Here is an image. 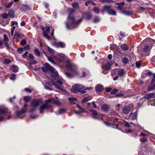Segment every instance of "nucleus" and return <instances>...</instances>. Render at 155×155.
Here are the masks:
<instances>
[{"mask_svg": "<svg viewBox=\"0 0 155 155\" xmlns=\"http://www.w3.org/2000/svg\"><path fill=\"white\" fill-rule=\"evenodd\" d=\"M153 78L151 81V84H154V82L155 81V74H153Z\"/></svg>", "mask_w": 155, "mask_h": 155, "instance_id": "56", "label": "nucleus"}, {"mask_svg": "<svg viewBox=\"0 0 155 155\" xmlns=\"http://www.w3.org/2000/svg\"><path fill=\"white\" fill-rule=\"evenodd\" d=\"M65 81L62 79H60L57 80L56 81V84H57V86L60 87V89H58L61 90L62 91H64V90L62 88L63 84L65 82Z\"/></svg>", "mask_w": 155, "mask_h": 155, "instance_id": "7", "label": "nucleus"}, {"mask_svg": "<svg viewBox=\"0 0 155 155\" xmlns=\"http://www.w3.org/2000/svg\"><path fill=\"white\" fill-rule=\"evenodd\" d=\"M67 111V109L63 107L61 108L59 110V113L62 114L65 113Z\"/></svg>", "mask_w": 155, "mask_h": 155, "instance_id": "38", "label": "nucleus"}, {"mask_svg": "<svg viewBox=\"0 0 155 155\" xmlns=\"http://www.w3.org/2000/svg\"><path fill=\"white\" fill-rule=\"evenodd\" d=\"M48 84L50 86H53V85L57 89H60V87H58L57 86V84L55 82L53 81H51V82H49L48 83Z\"/></svg>", "mask_w": 155, "mask_h": 155, "instance_id": "32", "label": "nucleus"}, {"mask_svg": "<svg viewBox=\"0 0 155 155\" xmlns=\"http://www.w3.org/2000/svg\"><path fill=\"white\" fill-rule=\"evenodd\" d=\"M104 10L106 11L110 15H116V13L114 9L110 8V6H105L104 7Z\"/></svg>", "mask_w": 155, "mask_h": 155, "instance_id": "6", "label": "nucleus"}, {"mask_svg": "<svg viewBox=\"0 0 155 155\" xmlns=\"http://www.w3.org/2000/svg\"><path fill=\"white\" fill-rule=\"evenodd\" d=\"M91 97L89 96L84 97L82 100V102L83 103H85L87 102V101L91 100Z\"/></svg>", "mask_w": 155, "mask_h": 155, "instance_id": "34", "label": "nucleus"}, {"mask_svg": "<svg viewBox=\"0 0 155 155\" xmlns=\"http://www.w3.org/2000/svg\"><path fill=\"white\" fill-rule=\"evenodd\" d=\"M125 4V3L124 2H123L121 3H117V4L118 5L117 7V8L120 10H122V9L123 7Z\"/></svg>", "mask_w": 155, "mask_h": 155, "instance_id": "33", "label": "nucleus"}, {"mask_svg": "<svg viewBox=\"0 0 155 155\" xmlns=\"http://www.w3.org/2000/svg\"><path fill=\"white\" fill-rule=\"evenodd\" d=\"M38 115L35 116L34 115H31L30 116V118L31 119H35L37 117Z\"/></svg>", "mask_w": 155, "mask_h": 155, "instance_id": "64", "label": "nucleus"}, {"mask_svg": "<svg viewBox=\"0 0 155 155\" xmlns=\"http://www.w3.org/2000/svg\"><path fill=\"white\" fill-rule=\"evenodd\" d=\"M136 65L137 67L139 68H140L141 65V62L140 61H137L136 63Z\"/></svg>", "mask_w": 155, "mask_h": 155, "instance_id": "53", "label": "nucleus"}, {"mask_svg": "<svg viewBox=\"0 0 155 155\" xmlns=\"http://www.w3.org/2000/svg\"><path fill=\"white\" fill-rule=\"evenodd\" d=\"M113 62L110 61L107 64H103L101 66V68L104 70H107L111 69V66L113 64Z\"/></svg>", "mask_w": 155, "mask_h": 155, "instance_id": "11", "label": "nucleus"}, {"mask_svg": "<svg viewBox=\"0 0 155 155\" xmlns=\"http://www.w3.org/2000/svg\"><path fill=\"white\" fill-rule=\"evenodd\" d=\"M92 2L91 0H88L85 2V5L87 6L89 4H91Z\"/></svg>", "mask_w": 155, "mask_h": 155, "instance_id": "58", "label": "nucleus"}, {"mask_svg": "<svg viewBox=\"0 0 155 155\" xmlns=\"http://www.w3.org/2000/svg\"><path fill=\"white\" fill-rule=\"evenodd\" d=\"M125 73V71L123 69L119 70L117 72L118 75L120 76H122Z\"/></svg>", "mask_w": 155, "mask_h": 155, "instance_id": "27", "label": "nucleus"}, {"mask_svg": "<svg viewBox=\"0 0 155 155\" xmlns=\"http://www.w3.org/2000/svg\"><path fill=\"white\" fill-rule=\"evenodd\" d=\"M94 11L96 14H98L100 12L99 9L97 7H95L94 9Z\"/></svg>", "mask_w": 155, "mask_h": 155, "instance_id": "43", "label": "nucleus"}, {"mask_svg": "<svg viewBox=\"0 0 155 155\" xmlns=\"http://www.w3.org/2000/svg\"><path fill=\"white\" fill-rule=\"evenodd\" d=\"M27 109L26 107H23L21 110L15 112L16 117L17 118H22L24 116L23 114L26 112Z\"/></svg>", "mask_w": 155, "mask_h": 155, "instance_id": "5", "label": "nucleus"}, {"mask_svg": "<svg viewBox=\"0 0 155 155\" xmlns=\"http://www.w3.org/2000/svg\"><path fill=\"white\" fill-rule=\"evenodd\" d=\"M122 62L124 64H126L128 63V60L127 58H125L123 59Z\"/></svg>", "mask_w": 155, "mask_h": 155, "instance_id": "47", "label": "nucleus"}, {"mask_svg": "<svg viewBox=\"0 0 155 155\" xmlns=\"http://www.w3.org/2000/svg\"><path fill=\"white\" fill-rule=\"evenodd\" d=\"M42 101V100L41 99H34L31 101V105L33 107H38Z\"/></svg>", "mask_w": 155, "mask_h": 155, "instance_id": "8", "label": "nucleus"}, {"mask_svg": "<svg viewBox=\"0 0 155 155\" xmlns=\"http://www.w3.org/2000/svg\"><path fill=\"white\" fill-rule=\"evenodd\" d=\"M68 100L69 103L72 104H75L77 101L76 98L73 97L68 98Z\"/></svg>", "mask_w": 155, "mask_h": 155, "instance_id": "19", "label": "nucleus"}, {"mask_svg": "<svg viewBox=\"0 0 155 155\" xmlns=\"http://www.w3.org/2000/svg\"><path fill=\"white\" fill-rule=\"evenodd\" d=\"M40 112L41 113H43L46 109L49 110H51V107H40L39 108Z\"/></svg>", "mask_w": 155, "mask_h": 155, "instance_id": "24", "label": "nucleus"}, {"mask_svg": "<svg viewBox=\"0 0 155 155\" xmlns=\"http://www.w3.org/2000/svg\"><path fill=\"white\" fill-rule=\"evenodd\" d=\"M72 7L75 9H78L79 8V3L76 2H74L72 4Z\"/></svg>", "mask_w": 155, "mask_h": 155, "instance_id": "25", "label": "nucleus"}, {"mask_svg": "<svg viewBox=\"0 0 155 155\" xmlns=\"http://www.w3.org/2000/svg\"><path fill=\"white\" fill-rule=\"evenodd\" d=\"M90 111H91L93 115L92 116V117L93 118L95 119H99L98 117H97L96 116V115L97 114V112L96 111L94 110H90Z\"/></svg>", "mask_w": 155, "mask_h": 155, "instance_id": "29", "label": "nucleus"}, {"mask_svg": "<svg viewBox=\"0 0 155 155\" xmlns=\"http://www.w3.org/2000/svg\"><path fill=\"white\" fill-rule=\"evenodd\" d=\"M151 48V46H149L148 44H146L142 41L140 44L138 52L141 55L146 56L149 54Z\"/></svg>", "mask_w": 155, "mask_h": 155, "instance_id": "1", "label": "nucleus"}, {"mask_svg": "<svg viewBox=\"0 0 155 155\" xmlns=\"http://www.w3.org/2000/svg\"><path fill=\"white\" fill-rule=\"evenodd\" d=\"M153 84V85L152 86L148 88V91L153 90L155 89V83H154V84Z\"/></svg>", "mask_w": 155, "mask_h": 155, "instance_id": "42", "label": "nucleus"}, {"mask_svg": "<svg viewBox=\"0 0 155 155\" xmlns=\"http://www.w3.org/2000/svg\"><path fill=\"white\" fill-rule=\"evenodd\" d=\"M29 58L31 60H33L34 58V57L33 55L31 54H29Z\"/></svg>", "mask_w": 155, "mask_h": 155, "instance_id": "61", "label": "nucleus"}, {"mask_svg": "<svg viewBox=\"0 0 155 155\" xmlns=\"http://www.w3.org/2000/svg\"><path fill=\"white\" fill-rule=\"evenodd\" d=\"M30 9L28 6L25 5H23L21 8V10L22 11H25L27 10H30Z\"/></svg>", "mask_w": 155, "mask_h": 155, "instance_id": "18", "label": "nucleus"}, {"mask_svg": "<svg viewBox=\"0 0 155 155\" xmlns=\"http://www.w3.org/2000/svg\"><path fill=\"white\" fill-rule=\"evenodd\" d=\"M34 52L36 56L39 57L40 56V52L38 49L37 48H35L34 49Z\"/></svg>", "mask_w": 155, "mask_h": 155, "instance_id": "37", "label": "nucleus"}, {"mask_svg": "<svg viewBox=\"0 0 155 155\" xmlns=\"http://www.w3.org/2000/svg\"><path fill=\"white\" fill-rule=\"evenodd\" d=\"M8 14L9 17L11 18H13L15 17V13L13 10L11 9L9 10Z\"/></svg>", "mask_w": 155, "mask_h": 155, "instance_id": "30", "label": "nucleus"}, {"mask_svg": "<svg viewBox=\"0 0 155 155\" xmlns=\"http://www.w3.org/2000/svg\"><path fill=\"white\" fill-rule=\"evenodd\" d=\"M68 20H70L71 23L73 24L78 25L80 24L82 21V19H80L78 21L75 20V18L73 16L69 15L68 18Z\"/></svg>", "mask_w": 155, "mask_h": 155, "instance_id": "4", "label": "nucleus"}, {"mask_svg": "<svg viewBox=\"0 0 155 155\" xmlns=\"http://www.w3.org/2000/svg\"><path fill=\"white\" fill-rule=\"evenodd\" d=\"M24 100L25 102L29 101L31 99V97L27 96L24 97Z\"/></svg>", "mask_w": 155, "mask_h": 155, "instance_id": "35", "label": "nucleus"}, {"mask_svg": "<svg viewBox=\"0 0 155 155\" xmlns=\"http://www.w3.org/2000/svg\"><path fill=\"white\" fill-rule=\"evenodd\" d=\"M154 97H155V94L154 93H151L145 95L144 98L145 99L148 100Z\"/></svg>", "mask_w": 155, "mask_h": 155, "instance_id": "16", "label": "nucleus"}, {"mask_svg": "<svg viewBox=\"0 0 155 155\" xmlns=\"http://www.w3.org/2000/svg\"><path fill=\"white\" fill-rule=\"evenodd\" d=\"M45 55L46 56V57L48 58V59L50 61L51 63L54 64H56L54 62V60L53 58H52L51 57H49L47 55H46V54H45Z\"/></svg>", "mask_w": 155, "mask_h": 155, "instance_id": "36", "label": "nucleus"}, {"mask_svg": "<svg viewBox=\"0 0 155 155\" xmlns=\"http://www.w3.org/2000/svg\"><path fill=\"white\" fill-rule=\"evenodd\" d=\"M11 70L13 72H16L18 71V67L16 65H13L10 68Z\"/></svg>", "mask_w": 155, "mask_h": 155, "instance_id": "22", "label": "nucleus"}, {"mask_svg": "<svg viewBox=\"0 0 155 155\" xmlns=\"http://www.w3.org/2000/svg\"><path fill=\"white\" fill-rule=\"evenodd\" d=\"M78 110H74V112L75 114H78L80 113L84 112H85L84 110L82 108V107H78Z\"/></svg>", "mask_w": 155, "mask_h": 155, "instance_id": "17", "label": "nucleus"}, {"mask_svg": "<svg viewBox=\"0 0 155 155\" xmlns=\"http://www.w3.org/2000/svg\"><path fill=\"white\" fill-rule=\"evenodd\" d=\"M96 90L98 92H100L103 89V86L101 84H98L95 87Z\"/></svg>", "mask_w": 155, "mask_h": 155, "instance_id": "21", "label": "nucleus"}, {"mask_svg": "<svg viewBox=\"0 0 155 155\" xmlns=\"http://www.w3.org/2000/svg\"><path fill=\"white\" fill-rule=\"evenodd\" d=\"M53 68L48 64L45 63L43 66L41 68L43 71L45 72H47L48 71H51V68Z\"/></svg>", "mask_w": 155, "mask_h": 155, "instance_id": "9", "label": "nucleus"}, {"mask_svg": "<svg viewBox=\"0 0 155 155\" xmlns=\"http://www.w3.org/2000/svg\"><path fill=\"white\" fill-rule=\"evenodd\" d=\"M87 105L88 106H93V107H96V105L94 102H92L91 103H88L87 104Z\"/></svg>", "mask_w": 155, "mask_h": 155, "instance_id": "52", "label": "nucleus"}, {"mask_svg": "<svg viewBox=\"0 0 155 155\" xmlns=\"http://www.w3.org/2000/svg\"><path fill=\"white\" fill-rule=\"evenodd\" d=\"M24 90L27 92L31 93L32 92L31 90L28 88H26L24 89Z\"/></svg>", "mask_w": 155, "mask_h": 155, "instance_id": "57", "label": "nucleus"}, {"mask_svg": "<svg viewBox=\"0 0 155 155\" xmlns=\"http://www.w3.org/2000/svg\"><path fill=\"white\" fill-rule=\"evenodd\" d=\"M124 122L125 123V127H131V125L128 123L126 122V121H124Z\"/></svg>", "mask_w": 155, "mask_h": 155, "instance_id": "55", "label": "nucleus"}, {"mask_svg": "<svg viewBox=\"0 0 155 155\" xmlns=\"http://www.w3.org/2000/svg\"><path fill=\"white\" fill-rule=\"evenodd\" d=\"M130 110V107H124L122 111L124 114H126L129 113Z\"/></svg>", "mask_w": 155, "mask_h": 155, "instance_id": "23", "label": "nucleus"}, {"mask_svg": "<svg viewBox=\"0 0 155 155\" xmlns=\"http://www.w3.org/2000/svg\"><path fill=\"white\" fill-rule=\"evenodd\" d=\"M122 12L123 13L126 15H131V14H132V12H131L130 11H123Z\"/></svg>", "mask_w": 155, "mask_h": 155, "instance_id": "40", "label": "nucleus"}, {"mask_svg": "<svg viewBox=\"0 0 155 155\" xmlns=\"http://www.w3.org/2000/svg\"><path fill=\"white\" fill-rule=\"evenodd\" d=\"M4 40L3 42L5 44L8 49H9V46L8 44L7 41L9 40V39L6 34H4L3 35Z\"/></svg>", "mask_w": 155, "mask_h": 155, "instance_id": "15", "label": "nucleus"}, {"mask_svg": "<svg viewBox=\"0 0 155 155\" xmlns=\"http://www.w3.org/2000/svg\"><path fill=\"white\" fill-rule=\"evenodd\" d=\"M137 112L133 113H131L130 114V117H131V119L132 120H134L137 119Z\"/></svg>", "mask_w": 155, "mask_h": 155, "instance_id": "26", "label": "nucleus"}, {"mask_svg": "<svg viewBox=\"0 0 155 155\" xmlns=\"http://www.w3.org/2000/svg\"><path fill=\"white\" fill-rule=\"evenodd\" d=\"M68 11L69 13V15H71V14L75 12V10L73 9L68 8Z\"/></svg>", "mask_w": 155, "mask_h": 155, "instance_id": "44", "label": "nucleus"}, {"mask_svg": "<svg viewBox=\"0 0 155 155\" xmlns=\"http://www.w3.org/2000/svg\"><path fill=\"white\" fill-rule=\"evenodd\" d=\"M108 107H101V109L104 111H107L108 110Z\"/></svg>", "mask_w": 155, "mask_h": 155, "instance_id": "62", "label": "nucleus"}, {"mask_svg": "<svg viewBox=\"0 0 155 155\" xmlns=\"http://www.w3.org/2000/svg\"><path fill=\"white\" fill-rule=\"evenodd\" d=\"M13 38L14 39L18 40L21 38V35L18 32H15Z\"/></svg>", "mask_w": 155, "mask_h": 155, "instance_id": "28", "label": "nucleus"}, {"mask_svg": "<svg viewBox=\"0 0 155 155\" xmlns=\"http://www.w3.org/2000/svg\"><path fill=\"white\" fill-rule=\"evenodd\" d=\"M65 74L68 77H71L72 76V75L70 73H69L68 72H65Z\"/></svg>", "mask_w": 155, "mask_h": 155, "instance_id": "59", "label": "nucleus"}, {"mask_svg": "<svg viewBox=\"0 0 155 155\" xmlns=\"http://www.w3.org/2000/svg\"><path fill=\"white\" fill-rule=\"evenodd\" d=\"M0 114H4L9 117L11 114L10 111L6 108H1L0 107Z\"/></svg>", "mask_w": 155, "mask_h": 155, "instance_id": "10", "label": "nucleus"}, {"mask_svg": "<svg viewBox=\"0 0 155 155\" xmlns=\"http://www.w3.org/2000/svg\"><path fill=\"white\" fill-rule=\"evenodd\" d=\"M47 48L48 49V51H49V52H50L51 54H54V50L53 49L51 48L48 46H47Z\"/></svg>", "mask_w": 155, "mask_h": 155, "instance_id": "41", "label": "nucleus"}, {"mask_svg": "<svg viewBox=\"0 0 155 155\" xmlns=\"http://www.w3.org/2000/svg\"><path fill=\"white\" fill-rule=\"evenodd\" d=\"M15 76L16 75L15 74H12L11 75L10 78L12 80H14L15 79Z\"/></svg>", "mask_w": 155, "mask_h": 155, "instance_id": "54", "label": "nucleus"}, {"mask_svg": "<svg viewBox=\"0 0 155 155\" xmlns=\"http://www.w3.org/2000/svg\"><path fill=\"white\" fill-rule=\"evenodd\" d=\"M50 103H56L55 101H54L53 98L48 99L45 101V106L44 107H47L48 104ZM41 107L43 106H42Z\"/></svg>", "mask_w": 155, "mask_h": 155, "instance_id": "14", "label": "nucleus"}, {"mask_svg": "<svg viewBox=\"0 0 155 155\" xmlns=\"http://www.w3.org/2000/svg\"><path fill=\"white\" fill-rule=\"evenodd\" d=\"M100 20V18L98 17H95L94 20L93 21L94 23H97Z\"/></svg>", "mask_w": 155, "mask_h": 155, "instance_id": "48", "label": "nucleus"}, {"mask_svg": "<svg viewBox=\"0 0 155 155\" xmlns=\"http://www.w3.org/2000/svg\"><path fill=\"white\" fill-rule=\"evenodd\" d=\"M143 42L146 44L149 45V46H150L152 48V46L154 43L155 40L151 39L149 38L145 40Z\"/></svg>", "mask_w": 155, "mask_h": 155, "instance_id": "13", "label": "nucleus"}, {"mask_svg": "<svg viewBox=\"0 0 155 155\" xmlns=\"http://www.w3.org/2000/svg\"><path fill=\"white\" fill-rule=\"evenodd\" d=\"M13 4V2L8 3L5 5V7L6 8H8L11 7Z\"/></svg>", "mask_w": 155, "mask_h": 155, "instance_id": "45", "label": "nucleus"}, {"mask_svg": "<svg viewBox=\"0 0 155 155\" xmlns=\"http://www.w3.org/2000/svg\"><path fill=\"white\" fill-rule=\"evenodd\" d=\"M51 69V70L50 71L52 74L51 77L53 79L55 80L56 78L58 77V73L57 71H55L54 69L53 68Z\"/></svg>", "mask_w": 155, "mask_h": 155, "instance_id": "12", "label": "nucleus"}, {"mask_svg": "<svg viewBox=\"0 0 155 155\" xmlns=\"http://www.w3.org/2000/svg\"><path fill=\"white\" fill-rule=\"evenodd\" d=\"M5 62L6 64H8L11 62V61L8 59H6L5 60Z\"/></svg>", "mask_w": 155, "mask_h": 155, "instance_id": "63", "label": "nucleus"}, {"mask_svg": "<svg viewBox=\"0 0 155 155\" xmlns=\"http://www.w3.org/2000/svg\"><path fill=\"white\" fill-rule=\"evenodd\" d=\"M15 26H13L12 27V29L11 30V33L12 36L13 35L14 32V30H15Z\"/></svg>", "mask_w": 155, "mask_h": 155, "instance_id": "60", "label": "nucleus"}, {"mask_svg": "<svg viewBox=\"0 0 155 155\" xmlns=\"http://www.w3.org/2000/svg\"><path fill=\"white\" fill-rule=\"evenodd\" d=\"M85 87L81 84H74L72 86L71 91L72 92L78 93L80 89H84Z\"/></svg>", "mask_w": 155, "mask_h": 155, "instance_id": "2", "label": "nucleus"}, {"mask_svg": "<svg viewBox=\"0 0 155 155\" xmlns=\"http://www.w3.org/2000/svg\"><path fill=\"white\" fill-rule=\"evenodd\" d=\"M36 107H31V108L29 109V112L30 113H32L35 111L36 110Z\"/></svg>", "mask_w": 155, "mask_h": 155, "instance_id": "50", "label": "nucleus"}, {"mask_svg": "<svg viewBox=\"0 0 155 155\" xmlns=\"http://www.w3.org/2000/svg\"><path fill=\"white\" fill-rule=\"evenodd\" d=\"M121 48L124 51H127L129 49V47L126 44H122L120 45Z\"/></svg>", "mask_w": 155, "mask_h": 155, "instance_id": "20", "label": "nucleus"}, {"mask_svg": "<svg viewBox=\"0 0 155 155\" xmlns=\"http://www.w3.org/2000/svg\"><path fill=\"white\" fill-rule=\"evenodd\" d=\"M55 45L57 47H60L61 48H64L65 47L64 44L62 42H59V43H56L55 44Z\"/></svg>", "mask_w": 155, "mask_h": 155, "instance_id": "31", "label": "nucleus"}, {"mask_svg": "<svg viewBox=\"0 0 155 155\" xmlns=\"http://www.w3.org/2000/svg\"><path fill=\"white\" fill-rule=\"evenodd\" d=\"M40 27L43 31L42 33L43 36L47 39H50L51 37L48 35L50 30V27H47L46 28V30H45V28L42 26H41Z\"/></svg>", "mask_w": 155, "mask_h": 155, "instance_id": "3", "label": "nucleus"}, {"mask_svg": "<svg viewBox=\"0 0 155 155\" xmlns=\"http://www.w3.org/2000/svg\"><path fill=\"white\" fill-rule=\"evenodd\" d=\"M2 16L3 18L6 19L8 18V14L4 13L2 14Z\"/></svg>", "mask_w": 155, "mask_h": 155, "instance_id": "49", "label": "nucleus"}, {"mask_svg": "<svg viewBox=\"0 0 155 155\" xmlns=\"http://www.w3.org/2000/svg\"><path fill=\"white\" fill-rule=\"evenodd\" d=\"M92 17V15L90 13H88L86 15V19L87 20L90 19Z\"/></svg>", "mask_w": 155, "mask_h": 155, "instance_id": "39", "label": "nucleus"}, {"mask_svg": "<svg viewBox=\"0 0 155 155\" xmlns=\"http://www.w3.org/2000/svg\"><path fill=\"white\" fill-rule=\"evenodd\" d=\"M118 91V89H114L111 91L110 93L111 94H113L117 93Z\"/></svg>", "mask_w": 155, "mask_h": 155, "instance_id": "46", "label": "nucleus"}, {"mask_svg": "<svg viewBox=\"0 0 155 155\" xmlns=\"http://www.w3.org/2000/svg\"><path fill=\"white\" fill-rule=\"evenodd\" d=\"M20 44L22 45H25L27 44L26 41L25 39H23L20 42Z\"/></svg>", "mask_w": 155, "mask_h": 155, "instance_id": "51", "label": "nucleus"}]
</instances>
